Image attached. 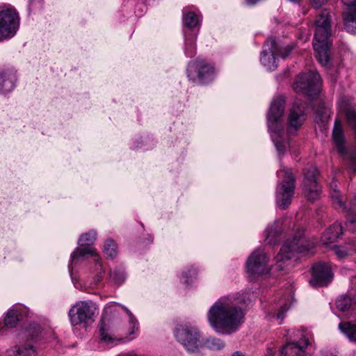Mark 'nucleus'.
Returning a JSON list of instances; mask_svg holds the SVG:
<instances>
[{"label":"nucleus","instance_id":"nucleus-41","mask_svg":"<svg viewBox=\"0 0 356 356\" xmlns=\"http://www.w3.org/2000/svg\"><path fill=\"white\" fill-rule=\"evenodd\" d=\"M327 1V0H311L312 6L315 8H320L321 6L326 3Z\"/></svg>","mask_w":356,"mask_h":356},{"label":"nucleus","instance_id":"nucleus-35","mask_svg":"<svg viewBox=\"0 0 356 356\" xmlns=\"http://www.w3.org/2000/svg\"><path fill=\"white\" fill-rule=\"evenodd\" d=\"M352 305V300L347 296H341L336 300L337 307L341 312L348 310Z\"/></svg>","mask_w":356,"mask_h":356},{"label":"nucleus","instance_id":"nucleus-25","mask_svg":"<svg viewBox=\"0 0 356 356\" xmlns=\"http://www.w3.org/2000/svg\"><path fill=\"white\" fill-rule=\"evenodd\" d=\"M9 356H37V352L32 344L26 343L20 347L15 346L8 350Z\"/></svg>","mask_w":356,"mask_h":356},{"label":"nucleus","instance_id":"nucleus-5","mask_svg":"<svg viewBox=\"0 0 356 356\" xmlns=\"http://www.w3.org/2000/svg\"><path fill=\"white\" fill-rule=\"evenodd\" d=\"M283 175L284 180L277 186L276 191V203L283 209L291 203L295 190L296 179L291 168H283L277 172V176Z\"/></svg>","mask_w":356,"mask_h":356},{"label":"nucleus","instance_id":"nucleus-31","mask_svg":"<svg viewBox=\"0 0 356 356\" xmlns=\"http://www.w3.org/2000/svg\"><path fill=\"white\" fill-rule=\"evenodd\" d=\"M197 275V270L193 266H189L185 268L181 272L180 280L182 283L188 286Z\"/></svg>","mask_w":356,"mask_h":356},{"label":"nucleus","instance_id":"nucleus-13","mask_svg":"<svg viewBox=\"0 0 356 356\" xmlns=\"http://www.w3.org/2000/svg\"><path fill=\"white\" fill-rule=\"evenodd\" d=\"M318 171L315 166L307 165L303 169V192L309 200L317 199L321 193V188L317 183Z\"/></svg>","mask_w":356,"mask_h":356},{"label":"nucleus","instance_id":"nucleus-14","mask_svg":"<svg viewBox=\"0 0 356 356\" xmlns=\"http://www.w3.org/2000/svg\"><path fill=\"white\" fill-rule=\"evenodd\" d=\"M269 258L261 248L255 250L248 257L246 266L251 275H259L268 272Z\"/></svg>","mask_w":356,"mask_h":356},{"label":"nucleus","instance_id":"nucleus-33","mask_svg":"<svg viewBox=\"0 0 356 356\" xmlns=\"http://www.w3.org/2000/svg\"><path fill=\"white\" fill-rule=\"evenodd\" d=\"M18 321L19 318L17 311L10 310L4 318V325L7 327L13 328L17 325Z\"/></svg>","mask_w":356,"mask_h":356},{"label":"nucleus","instance_id":"nucleus-22","mask_svg":"<svg viewBox=\"0 0 356 356\" xmlns=\"http://www.w3.org/2000/svg\"><path fill=\"white\" fill-rule=\"evenodd\" d=\"M126 338L127 337L115 336L110 328H107L104 323H102L99 329V339L102 342L107 345L114 346L124 341Z\"/></svg>","mask_w":356,"mask_h":356},{"label":"nucleus","instance_id":"nucleus-34","mask_svg":"<svg viewBox=\"0 0 356 356\" xmlns=\"http://www.w3.org/2000/svg\"><path fill=\"white\" fill-rule=\"evenodd\" d=\"M110 279L115 284L120 285L124 282L126 275L123 270L115 268L111 273Z\"/></svg>","mask_w":356,"mask_h":356},{"label":"nucleus","instance_id":"nucleus-19","mask_svg":"<svg viewBox=\"0 0 356 356\" xmlns=\"http://www.w3.org/2000/svg\"><path fill=\"white\" fill-rule=\"evenodd\" d=\"M16 72L12 68L0 70V93H8L15 87Z\"/></svg>","mask_w":356,"mask_h":356},{"label":"nucleus","instance_id":"nucleus-11","mask_svg":"<svg viewBox=\"0 0 356 356\" xmlns=\"http://www.w3.org/2000/svg\"><path fill=\"white\" fill-rule=\"evenodd\" d=\"M19 26L17 12L13 8L0 11V40L13 37Z\"/></svg>","mask_w":356,"mask_h":356},{"label":"nucleus","instance_id":"nucleus-12","mask_svg":"<svg viewBox=\"0 0 356 356\" xmlns=\"http://www.w3.org/2000/svg\"><path fill=\"white\" fill-rule=\"evenodd\" d=\"M97 233L94 230H90L87 233L83 234L79 240V247L76 248L71 254V261L68 268L70 273L73 268L77 264L79 258L87 254L95 255V250L90 246L96 240Z\"/></svg>","mask_w":356,"mask_h":356},{"label":"nucleus","instance_id":"nucleus-44","mask_svg":"<svg viewBox=\"0 0 356 356\" xmlns=\"http://www.w3.org/2000/svg\"><path fill=\"white\" fill-rule=\"evenodd\" d=\"M355 228H356V223H355ZM346 228H347L348 230H350V231H351V232H356V229H350V228H349V227H348L347 226H346Z\"/></svg>","mask_w":356,"mask_h":356},{"label":"nucleus","instance_id":"nucleus-42","mask_svg":"<svg viewBox=\"0 0 356 356\" xmlns=\"http://www.w3.org/2000/svg\"><path fill=\"white\" fill-rule=\"evenodd\" d=\"M350 249L355 252H356V242L353 241L352 243H350Z\"/></svg>","mask_w":356,"mask_h":356},{"label":"nucleus","instance_id":"nucleus-15","mask_svg":"<svg viewBox=\"0 0 356 356\" xmlns=\"http://www.w3.org/2000/svg\"><path fill=\"white\" fill-rule=\"evenodd\" d=\"M305 120V107L301 100H295L289 109L287 118L288 133L296 132Z\"/></svg>","mask_w":356,"mask_h":356},{"label":"nucleus","instance_id":"nucleus-4","mask_svg":"<svg viewBox=\"0 0 356 356\" xmlns=\"http://www.w3.org/2000/svg\"><path fill=\"white\" fill-rule=\"evenodd\" d=\"M314 248V243L307 240L302 232H298L292 240L287 239L275 257L277 268L283 270L282 262L290 260L296 252L304 253Z\"/></svg>","mask_w":356,"mask_h":356},{"label":"nucleus","instance_id":"nucleus-43","mask_svg":"<svg viewBox=\"0 0 356 356\" xmlns=\"http://www.w3.org/2000/svg\"><path fill=\"white\" fill-rule=\"evenodd\" d=\"M232 356H244V355L239 351H236L232 355Z\"/></svg>","mask_w":356,"mask_h":356},{"label":"nucleus","instance_id":"nucleus-40","mask_svg":"<svg viewBox=\"0 0 356 356\" xmlns=\"http://www.w3.org/2000/svg\"><path fill=\"white\" fill-rule=\"evenodd\" d=\"M289 307L286 305H284L283 306L281 307L280 309L279 310V312L277 313V319H280V324H281L282 323V321L284 318V314L289 310Z\"/></svg>","mask_w":356,"mask_h":356},{"label":"nucleus","instance_id":"nucleus-3","mask_svg":"<svg viewBox=\"0 0 356 356\" xmlns=\"http://www.w3.org/2000/svg\"><path fill=\"white\" fill-rule=\"evenodd\" d=\"M315 26L313 47L317 60L323 66H325L330 60V48L332 45L330 13L326 10L321 11L316 17Z\"/></svg>","mask_w":356,"mask_h":356},{"label":"nucleus","instance_id":"nucleus-1","mask_svg":"<svg viewBox=\"0 0 356 356\" xmlns=\"http://www.w3.org/2000/svg\"><path fill=\"white\" fill-rule=\"evenodd\" d=\"M244 314L236 300L222 298L216 302L207 314L208 321L217 332H236L243 323Z\"/></svg>","mask_w":356,"mask_h":356},{"label":"nucleus","instance_id":"nucleus-16","mask_svg":"<svg viewBox=\"0 0 356 356\" xmlns=\"http://www.w3.org/2000/svg\"><path fill=\"white\" fill-rule=\"evenodd\" d=\"M333 273L330 267L325 263H317L312 268L310 284L314 286H327L332 280Z\"/></svg>","mask_w":356,"mask_h":356},{"label":"nucleus","instance_id":"nucleus-28","mask_svg":"<svg viewBox=\"0 0 356 356\" xmlns=\"http://www.w3.org/2000/svg\"><path fill=\"white\" fill-rule=\"evenodd\" d=\"M339 328L351 341L356 342V324L350 321L339 323Z\"/></svg>","mask_w":356,"mask_h":356},{"label":"nucleus","instance_id":"nucleus-24","mask_svg":"<svg viewBox=\"0 0 356 356\" xmlns=\"http://www.w3.org/2000/svg\"><path fill=\"white\" fill-rule=\"evenodd\" d=\"M346 209H342L346 211L347 221L346 226L352 229H356L355 223H356V194L350 200L349 204H346Z\"/></svg>","mask_w":356,"mask_h":356},{"label":"nucleus","instance_id":"nucleus-32","mask_svg":"<svg viewBox=\"0 0 356 356\" xmlns=\"http://www.w3.org/2000/svg\"><path fill=\"white\" fill-rule=\"evenodd\" d=\"M104 253L107 258L113 259L118 254L117 244L113 239H107L104 247Z\"/></svg>","mask_w":356,"mask_h":356},{"label":"nucleus","instance_id":"nucleus-10","mask_svg":"<svg viewBox=\"0 0 356 356\" xmlns=\"http://www.w3.org/2000/svg\"><path fill=\"white\" fill-rule=\"evenodd\" d=\"M187 74L190 81L205 84L213 80L214 69L204 60L197 59L189 62Z\"/></svg>","mask_w":356,"mask_h":356},{"label":"nucleus","instance_id":"nucleus-18","mask_svg":"<svg viewBox=\"0 0 356 356\" xmlns=\"http://www.w3.org/2000/svg\"><path fill=\"white\" fill-rule=\"evenodd\" d=\"M347 6L343 13L345 29L350 33H356V0H341Z\"/></svg>","mask_w":356,"mask_h":356},{"label":"nucleus","instance_id":"nucleus-2","mask_svg":"<svg viewBox=\"0 0 356 356\" xmlns=\"http://www.w3.org/2000/svg\"><path fill=\"white\" fill-rule=\"evenodd\" d=\"M285 99L282 96L275 97L267 114V124L272 140L280 155L286 149L287 138L284 131V113Z\"/></svg>","mask_w":356,"mask_h":356},{"label":"nucleus","instance_id":"nucleus-20","mask_svg":"<svg viewBox=\"0 0 356 356\" xmlns=\"http://www.w3.org/2000/svg\"><path fill=\"white\" fill-rule=\"evenodd\" d=\"M183 24H184V33L186 35V31L188 33H198L200 20L198 15L193 11L188 10V8L183 9Z\"/></svg>","mask_w":356,"mask_h":356},{"label":"nucleus","instance_id":"nucleus-6","mask_svg":"<svg viewBox=\"0 0 356 356\" xmlns=\"http://www.w3.org/2000/svg\"><path fill=\"white\" fill-rule=\"evenodd\" d=\"M97 312L96 305L90 301H79L71 307L68 312L72 326H86L95 321Z\"/></svg>","mask_w":356,"mask_h":356},{"label":"nucleus","instance_id":"nucleus-39","mask_svg":"<svg viewBox=\"0 0 356 356\" xmlns=\"http://www.w3.org/2000/svg\"><path fill=\"white\" fill-rule=\"evenodd\" d=\"M334 251L336 255L340 259L344 258L350 254L349 250L344 247L336 246L334 248Z\"/></svg>","mask_w":356,"mask_h":356},{"label":"nucleus","instance_id":"nucleus-9","mask_svg":"<svg viewBox=\"0 0 356 356\" xmlns=\"http://www.w3.org/2000/svg\"><path fill=\"white\" fill-rule=\"evenodd\" d=\"M175 336L188 351L199 352L201 343L200 333L195 327L178 325L175 328Z\"/></svg>","mask_w":356,"mask_h":356},{"label":"nucleus","instance_id":"nucleus-17","mask_svg":"<svg viewBox=\"0 0 356 356\" xmlns=\"http://www.w3.org/2000/svg\"><path fill=\"white\" fill-rule=\"evenodd\" d=\"M264 49L261 54V62L268 70H274L277 67L276 41L270 38L264 45Z\"/></svg>","mask_w":356,"mask_h":356},{"label":"nucleus","instance_id":"nucleus-38","mask_svg":"<svg viewBox=\"0 0 356 356\" xmlns=\"http://www.w3.org/2000/svg\"><path fill=\"white\" fill-rule=\"evenodd\" d=\"M95 270L97 272V276H96V282H99L102 280L103 275L104 273V271L102 268V264L99 261L98 257L95 259Z\"/></svg>","mask_w":356,"mask_h":356},{"label":"nucleus","instance_id":"nucleus-26","mask_svg":"<svg viewBox=\"0 0 356 356\" xmlns=\"http://www.w3.org/2000/svg\"><path fill=\"white\" fill-rule=\"evenodd\" d=\"M184 52L186 56L192 58L196 54L195 41L197 33H188L186 31Z\"/></svg>","mask_w":356,"mask_h":356},{"label":"nucleus","instance_id":"nucleus-7","mask_svg":"<svg viewBox=\"0 0 356 356\" xmlns=\"http://www.w3.org/2000/svg\"><path fill=\"white\" fill-rule=\"evenodd\" d=\"M322 80L316 72L309 71L298 76L293 83V90L308 97L318 95L321 90Z\"/></svg>","mask_w":356,"mask_h":356},{"label":"nucleus","instance_id":"nucleus-30","mask_svg":"<svg viewBox=\"0 0 356 356\" xmlns=\"http://www.w3.org/2000/svg\"><path fill=\"white\" fill-rule=\"evenodd\" d=\"M280 225V222L277 221L270 229H266V241H267L268 243H276L277 237L281 233Z\"/></svg>","mask_w":356,"mask_h":356},{"label":"nucleus","instance_id":"nucleus-45","mask_svg":"<svg viewBox=\"0 0 356 356\" xmlns=\"http://www.w3.org/2000/svg\"><path fill=\"white\" fill-rule=\"evenodd\" d=\"M33 0H30V6H32Z\"/></svg>","mask_w":356,"mask_h":356},{"label":"nucleus","instance_id":"nucleus-27","mask_svg":"<svg viewBox=\"0 0 356 356\" xmlns=\"http://www.w3.org/2000/svg\"><path fill=\"white\" fill-rule=\"evenodd\" d=\"M330 197L335 207L339 209H346V204L342 200L341 194L337 189V184L335 181H332L330 184Z\"/></svg>","mask_w":356,"mask_h":356},{"label":"nucleus","instance_id":"nucleus-37","mask_svg":"<svg viewBox=\"0 0 356 356\" xmlns=\"http://www.w3.org/2000/svg\"><path fill=\"white\" fill-rule=\"evenodd\" d=\"M122 308L126 312V313L128 314V316H129V323H130V325L131 326V330L129 332V334H134L135 333V328L136 327V325H137V323H138V321L137 320L134 318V315L132 314V313L130 312V310H129L126 307L124 306H122Z\"/></svg>","mask_w":356,"mask_h":356},{"label":"nucleus","instance_id":"nucleus-8","mask_svg":"<svg viewBox=\"0 0 356 356\" xmlns=\"http://www.w3.org/2000/svg\"><path fill=\"white\" fill-rule=\"evenodd\" d=\"M332 139L339 154L342 156L348 168L356 174V149L348 150L345 146V138L341 124L335 121Z\"/></svg>","mask_w":356,"mask_h":356},{"label":"nucleus","instance_id":"nucleus-21","mask_svg":"<svg viewBox=\"0 0 356 356\" xmlns=\"http://www.w3.org/2000/svg\"><path fill=\"white\" fill-rule=\"evenodd\" d=\"M309 343L307 339L304 340L303 344L299 342L288 343L282 348L280 356H305V348Z\"/></svg>","mask_w":356,"mask_h":356},{"label":"nucleus","instance_id":"nucleus-36","mask_svg":"<svg viewBox=\"0 0 356 356\" xmlns=\"http://www.w3.org/2000/svg\"><path fill=\"white\" fill-rule=\"evenodd\" d=\"M293 49V45L287 44L285 46H281V45H278L276 43V50L277 51V52H276L277 56H280L283 59H285L286 58H287L290 55V54L291 53Z\"/></svg>","mask_w":356,"mask_h":356},{"label":"nucleus","instance_id":"nucleus-29","mask_svg":"<svg viewBox=\"0 0 356 356\" xmlns=\"http://www.w3.org/2000/svg\"><path fill=\"white\" fill-rule=\"evenodd\" d=\"M225 345V342L222 340L214 337H209L203 344H201L200 349L207 348L213 350H219L222 349Z\"/></svg>","mask_w":356,"mask_h":356},{"label":"nucleus","instance_id":"nucleus-23","mask_svg":"<svg viewBox=\"0 0 356 356\" xmlns=\"http://www.w3.org/2000/svg\"><path fill=\"white\" fill-rule=\"evenodd\" d=\"M343 228L341 222H335L331 225L323 235L324 243H333L343 234Z\"/></svg>","mask_w":356,"mask_h":356}]
</instances>
